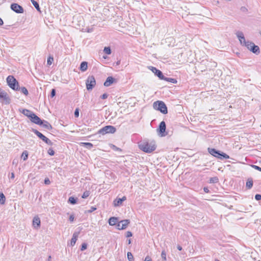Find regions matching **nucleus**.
<instances>
[{
    "label": "nucleus",
    "instance_id": "obj_57",
    "mask_svg": "<svg viewBox=\"0 0 261 261\" xmlns=\"http://www.w3.org/2000/svg\"><path fill=\"white\" fill-rule=\"evenodd\" d=\"M3 24V20L0 18V25H2Z\"/></svg>",
    "mask_w": 261,
    "mask_h": 261
},
{
    "label": "nucleus",
    "instance_id": "obj_43",
    "mask_svg": "<svg viewBox=\"0 0 261 261\" xmlns=\"http://www.w3.org/2000/svg\"><path fill=\"white\" fill-rule=\"evenodd\" d=\"M74 114L75 117H78L79 116V110L78 109H75Z\"/></svg>",
    "mask_w": 261,
    "mask_h": 261
},
{
    "label": "nucleus",
    "instance_id": "obj_35",
    "mask_svg": "<svg viewBox=\"0 0 261 261\" xmlns=\"http://www.w3.org/2000/svg\"><path fill=\"white\" fill-rule=\"evenodd\" d=\"M54 61V58L53 57H49L47 59V64L49 65H50L52 64V62Z\"/></svg>",
    "mask_w": 261,
    "mask_h": 261
},
{
    "label": "nucleus",
    "instance_id": "obj_7",
    "mask_svg": "<svg viewBox=\"0 0 261 261\" xmlns=\"http://www.w3.org/2000/svg\"><path fill=\"white\" fill-rule=\"evenodd\" d=\"M116 131V128L112 125H107L98 130V133L102 135L106 134H114Z\"/></svg>",
    "mask_w": 261,
    "mask_h": 261
},
{
    "label": "nucleus",
    "instance_id": "obj_34",
    "mask_svg": "<svg viewBox=\"0 0 261 261\" xmlns=\"http://www.w3.org/2000/svg\"><path fill=\"white\" fill-rule=\"evenodd\" d=\"M103 51L107 55H110L111 54V49L110 47H105L103 49Z\"/></svg>",
    "mask_w": 261,
    "mask_h": 261
},
{
    "label": "nucleus",
    "instance_id": "obj_55",
    "mask_svg": "<svg viewBox=\"0 0 261 261\" xmlns=\"http://www.w3.org/2000/svg\"><path fill=\"white\" fill-rule=\"evenodd\" d=\"M14 177H15L14 173L13 172H12L11 174L10 178L13 179L14 178Z\"/></svg>",
    "mask_w": 261,
    "mask_h": 261
},
{
    "label": "nucleus",
    "instance_id": "obj_27",
    "mask_svg": "<svg viewBox=\"0 0 261 261\" xmlns=\"http://www.w3.org/2000/svg\"><path fill=\"white\" fill-rule=\"evenodd\" d=\"M18 90H19L20 91V92L24 94L25 95H28V94H29V92H28V90L27 89V88L24 87H19L18 88Z\"/></svg>",
    "mask_w": 261,
    "mask_h": 261
},
{
    "label": "nucleus",
    "instance_id": "obj_41",
    "mask_svg": "<svg viewBox=\"0 0 261 261\" xmlns=\"http://www.w3.org/2000/svg\"><path fill=\"white\" fill-rule=\"evenodd\" d=\"M251 167L253 168H254V169H256L257 170H258V171L261 172V167H259L258 166H256V165H252Z\"/></svg>",
    "mask_w": 261,
    "mask_h": 261
},
{
    "label": "nucleus",
    "instance_id": "obj_22",
    "mask_svg": "<svg viewBox=\"0 0 261 261\" xmlns=\"http://www.w3.org/2000/svg\"><path fill=\"white\" fill-rule=\"evenodd\" d=\"M88 68V63L86 61H83L81 63L80 69L82 71H85Z\"/></svg>",
    "mask_w": 261,
    "mask_h": 261
},
{
    "label": "nucleus",
    "instance_id": "obj_8",
    "mask_svg": "<svg viewBox=\"0 0 261 261\" xmlns=\"http://www.w3.org/2000/svg\"><path fill=\"white\" fill-rule=\"evenodd\" d=\"M32 132L47 144L51 146L53 145V143L40 132L35 129H32Z\"/></svg>",
    "mask_w": 261,
    "mask_h": 261
},
{
    "label": "nucleus",
    "instance_id": "obj_56",
    "mask_svg": "<svg viewBox=\"0 0 261 261\" xmlns=\"http://www.w3.org/2000/svg\"><path fill=\"white\" fill-rule=\"evenodd\" d=\"M126 197L125 196H123L122 198H120V200H122V202L126 200Z\"/></svg>",
    "mask_w": 261,
    "mask_h": 261
},
{
    "label": "nucleus",
    "instance_id": "obj_45",
    "mask_svg": "<svg viewBox=\"0 0 261 261\" xmlns=\"http://www.w3.org/2000/svg\"><path fill=\"white\" fill-rule=\"evenodd\" d=\"M132 236H133V234H132V233L130 231H128L126 232V237L129 238V237H132Z\"/></svg>",
    "mask_w": 261,
    "mask_h": 261
},
{
    "label": "nucleus",
    "instance_id": "obj_31",
    "mask_svg": "<svg viewBox=\"0 0 261 261\" xmlns=\"http://www.w3.org/2000/svg\"><path fill=\"white\" fill-rule=\"evenodd\" d=\"M21 158L23 161H26L28 158V152L27 151H24L21 155Z\"/></svg>",
    "mask_w": 261,
    "mask_h": 261
},
{
    "label": "nucleus",
    "instance_id": "obj_5",
    "mask_svg": "<svg viewBox=\"0 0 261 261\" xmlns=\"http://www.w3.org/2000/svg\"><path fill=\"white\" fill-rule=\"evenodd\" d=\"M245 46L252 53L256 54L259 55L260 54V49L259 47L256 45L253 42H251L250 41H247V44Z\"/></svg>",
    "mask_w": 261,
    "mask_h": 261
},
{
    "label": "nucleus",
    "instance_id": "obj_32",
    "mask_svg": "<svg viewBox=\"0 0 261 261\" xmlns=\"http://www.w3.org/2000/svg\"><path fill=\"white\" fill-rule=\"evenodd\" d=\"M82 144L84 146L89 149H91L93 146V144L89 142H84L82 143Z\"/></svg>",
    "mask_w": 261,
    "mask_h": 261
},
{
    "label": "nucleus",
    "instance_id": "obj_36",
    "mask_svg": "<svg viewBox=\"0 0 261 261\" xmlns=\"http://www.w3.org/2000/svg\"><path fill=\"white\" fill-rule=\"evenodd\" d=\"M89 195H90V193H89V191H85V192L83 193V195H82V197L83 198H87V197L89 196Z\"/></svg>",
    "mask_w": 261,
    "mask_h": 261
},
{
    "label": "nucleus",
    "instance_id": "obj_54",
    "mask_svg": "<svg viewBox=\"0 0 261 261\" xmlns=\"http://www.w3.org/2000/svg\"><path fill=\"white\" fill-rule=\"evenodd\" d=\"M177 249H178V250H179V251H181V250H182V247H181V246H180V245H178V246H177Z\"/></svg>",
    "mask_w": 261,
    "mask_h": 261
},
{
    "label": "nucleus",
    "instance_id": "obj_13",
    "mask_svg": "<svg viewBox=\"0 0 261 261\" xmlns=\"http://www.w3.org/2000/svg\"><path fill=\"white\" fill-rule=\"evenodd\" d=\"M149 68L156 75L160 80L163 79L164 75L162 72L156 68L152 66H149Z\"/></svg>",
    "mask_w": 261,
    "mask_h": 261
},
{
    "label": "nucleus",
    "instance_id": "obj_10",
    "mask_svg": "<svg viewBox=\"0 0 261 261\" xmlns=\"http://www.w3.org/2000/svg\"><path fill=\"white\" fill-rule=\"evenodd\" d=\"M0 101L5 105H8L10 103L11 99L8 94L3 90L0 89Z\"/></svg>",
    "mask_w": 261,
    "mask_h": 261
},
{
    "label": "nucleus",
    "instance_id": "obj_23",
    "mask_svg": "<svg viewBox=\"0 0 261 261\" xmlns=\"http://www.w3.org/2000/svg\"><path fill=\"white\" fill-rule=\"evenodd\" d=\"M253 181L252 178H248L247 180L246 186V188L248 189H250L252 188L253 186Z\"/></svg>",
    "mask_w": 261,
    "mask_h": 261
},
{
    "label": "nucleus",
    "instance_id": "obj_59",
    "mask_svg": "<svg viewBox=\"0 0 261 261\" xmlns=\"http://www.w3.org/2000/svg\"><path fill=\"white\" fill-rule=\"evenodd\" d=\"M116 64L117 65H119L120 64V61H118Z\"/></svg>",
    "mask_w": 261,
    "mask_h": 261
},
{
    "label": "nucleus",
    "instance_id": "obj_44",
    "mask_svg": "<svg viewBox=\"0 0 261 261\" xmlns=\"http://www.w3.org/2000/svg\"><path fill=\"white\" fill-rule=\"evenodd\" d=\"M108 97V94L107 93H104L102 95L100 96V98L103 99H105L107 98Z\"/></svg>",
    "mask_w": 261,
    "mask_h": 261
},
{
    "label": "nucleus",
    "instance_id": "obj_18",
    "mask_svg": "<svg viewBox=\"0 0 261 261\" xmlns=\"http://www.w3.org/2000/svg\"><path fill=\"white\" fill-rule=\"evenodd\" d=\"M115 81V79L112 76H109L107 77L106 81L104 83V86L106 87H109Z\"/></svg>",
    "mask_w": 261,
    "mask_h": 261
},
{
    "label": "nucleus",
    "instance_id": "obj_37",
    "mask_svg": "<svg viewBox=\"0 0 261 261\" xmlns=\"http://www.w3.org/2000/svg\"><path fill=\"white\" fill-rule=\"evenodd\" d=\"M162 258L164 261L166 260V253L165 250H163L161 253Z\"/></svg>",
    "mask_w": 261,
    "mask_h": 261
},
{
    "label": "nucleus",
    "instance_id": "obj_39",
    "mask_svg": "<svg viewBox=\"0 0 261 261\" xmlns=\"http://www.w3.org/2000/svg\"><path fill=\"white\" fill-rule=\"evenodd\" d=\"M47 152L51 156H53L55 154V151L52 148H49Z\"/></svg>",
    "mask_w": 261,
    "mask_h": 261
},
{
    "label": "nucleus",
    "instance_id": "obj_9",
    "mask_svg": "<svg viewBox=\"0 0 261 261\" xmlns=\"http://www.w3.org/2000/svg\"><path fill=\"white\" fill-rule=\"evenodd\" d=\"M166 125L165 121H162L159 124V127L157 129L158 135L161 137H165L167 135V133L166 132Z\"/></svg>",
    "mask_w": 261,
    "mask_h": 261
},
{
    "label": "nucleus",
    "instance_id": "obj_17",
    "mask_svg": "<svg viewBox=\"0 0 261 261\" xmlns=\"http://www.w3.org/2000/svg\"><path fill=\"white\" fill-rule=\"evenodd\" d=\"M33 225L35 228L40 226V219L38 217H35L33 219Z\"/></svg>",
    "mask_w": 261,
    "mask_h": 261
},
{
    "label": "nucleus",
    "instance_id": "obj_4",
    "mask_svg": "<svg viewBox=\"0 0 261 261\" xmlns=\"http://www.w3.org/2000/svg\"><path fill=\"white\" fill-rule=\"evenodd\" d=\"M7 82L8 86L13 90L17 91L19 84L17 80L12 75H9L7 78Z\"/></svg>",
    "mask_w": 261,
    "mask_h": 261
},
{
    "label": "nucleus",
    "instance_id": "obj_33",
    "mask_svg": "<svg viewBox=\"0 0 261 261\" xmlns=\"http://www.w3.org/2000/svg\"><path fill=\"white\" fill-rule=\"evenodd\" d=\"M127 259L129 261H134V258L132 253L130 252H128L127 253Z\"/></svg>",
    "mask_w": 261,
    "mask_h": 261
},
{
    "label": "nucleus",
    "instance_id": "obj_63",
    "mask_svg": "<svg viewBox=\"0 0 261 261\" xmlns=\"http://www.w3.org/2000/svg\"><path fill=\"white\" fill-rule=\"evenodd\" d=\"M120 261H121V260H120Z\"/></svg>",
    "mask_w": 261,
    "mask_h": 261
},
{
    "label": "nucleus",
    "instance_id": "obj_28",
    "mask_svg": "<svg viewBox=\"0 0 261 261\" xmlns=\"http://www.w3.org/2000/svg\"><path fill=\"white\" fill-rule=\"evenodd\" d=\"M68 202L72 204H75L77 202V199L73 197H70L68 199Z\"/></svg>",
    "mask_w": 261,
    "mask_h": 261
},
{
    "label": "nucleus",
    "instance_id": "obj_52",
    "mask_svg": "<svg viewBox=\"0 0 261 261\" xmlns=\"http://www.w3.org/2000/svg\"><path fill=\"white\" fill-rule=\"evenodd\" d=\"M144 261H151V258H150V256H147L145 257Z\"/></svg>",
    "mask_w": 261,
    "mask_h": 261
},
{
    "label": "nucleus",
    "instance_id": "obj_16",
    "mask_svg": "<svg viewBox=\"0 0 261 261\" xmlns=\"http://www.w3.org/2000/svg\"><path fill=\"white\" fill-rule=\"evenodd\" d=\"M19 112H21L22 114H23L25 116L29 118L30 119L32 115H33V114L34 113V112H33L32 111H31L29 110H28V109H25L19 110Z\"/></svg>",
    "mask_w": 261,
    "mask_h": 261
},
{
    "label": "nucleus",
    "instance_id": "obj_60",
    "mask_svg": "<svg viewBox=\"0 0 261 261\" xmlns=\"http://www.w3.org/2000/svg\"><path fill=\"white\" fill-rule=\"evenodd\" d=\"M50 258H51V256H49V257H48V260H49Z\"/></svg>",
    "mask_w": 261,
    "mask_h": 261
},
{
    "label": "nucleus",
    "instance_id": "obj_61",
    "mask_svg": "<svg viewBox=\"0 0 261 261\" xmlns=\"http://www.w3.org/2000/svg\"><path fill=\"white\" fill-rule=\"evenodd\" d=\"M103 58H104V59H106V57H105V56H103Z\"/></svg>",
    "mask_w": 261,
    "mask_h": 261
},
{
    "label": "nucleus",
    "instance_id": "obj_2",
    "mask_svg": "<svg viewBox=\"0 0 261 261\" xmlns=\"http://www.w3.org/2000/svg\"><path fill=\"white\" fill-rule=\"evenodd\" d=\"M207 150L210 154L216 158H217L218 159L221 160L229 159V156L228 155L221 151L218 150L215 148H208Z\"/></svg>",
    "mask_w": 261,
    "mask_h": 261
},
{
    "label": "nucleus",
    "instance_id": "obj_19",
    "mask_svg": "<svg viewBox=\"0 0 261 261\" xmlns=\"http://www.w3.org/2000/svg\"><path fill=\"white\" fill-rule=\"evenodd\" d=\"M120 224H121V228L122 229H125L127 227L128 224L130 223L129 220L128 219L123 220L120 221Z\"/></svg>",
    "mask_w": 261,
    "mask_h": 261
},
{
    "label": "nucleus",
    "instance_id": "obj_46",
    "mask_svg": "<svg viewBox=\"0 0 261 261\" xmlns=\"http://www.w3.org/2000/svg\"><path fill=\"white\" fill-rule=\"evenodd\" d=\"M112 148L115 150H116V151H121V149L118 147H117V146H116L115 145H112Z\"/></svg>",
    "mask_w": 261,
    "mask_h": 261
},
{
    "label": "nucleus",
    "instance_id": "obj_50",
    "mask_svg": "<svg viewBox=\"0 0 261 261\" xmlns=\"http://www.w3.org/2000/svg\"><path fill=\"white\" fill-rule=\"evenodd\" d=\"M203 191L206 193H208L210 192L209 189H208V188L207 187H204L203 188Z\"/></svg>",
    "mask_w": 261,
    "mask_h": 261
},
{
    "label": "nucleus",
    "instance_id": "obj_25",
    "mask_svg": "<svg viewBox=\"0 0 261 261\" xmlns=\"http://www.w3.org/2000/svg\"><path fill=\"white\" fill-rule=\"evenodd\" d=\"M122 200H120V198H117L113 201V204L115 206H118L122 204Z\"/></svg>",
    "mask_w": 261,
    "mask_h": 261
},
{
    "label": "nucleus",
    "instance_id": "obj_38",
    "mask_svg": "<svg viewBox=\"0 0 261 261\" xmlns=\"http://www.w3.org/2000/svg\"><path fill=\"white\" fill-rule=\"evenodd\" d=\"M87 248V244L85 243H84L82 244L81 250V251H84L86 250Z\"/></svg>",
    "mask_w": 261,
    "mask_h": 261
},
{
    "label": "nucleus",
    "instance_id": "obj_47",
    "mask_svg": "<svg viewBox=\"0 0 261 261\" xmlns=\"http://www.w3.org/2000/svg\"><path fill=\"white\" fill-rule=\"evenodd\" d=\"M50 183V181L48 178H46L44 179V184L45 185H49Z\"/></svg>",
    "mask_w": 261,
    "mask_h": 261
},
{
    "label": "nucleus",
    "instance_id": "obj_48",
    "mask_svg": "<svg viewBox=\"0 0 261 261\" xmlns=\"http://www.w3.org/2000/svg\"><path fill=\"white\" fill-rule=\"evenodd\" d=\"M74 217L73 215H70L69 218V220L70 222H73L74 220Z\"/></svg>",
    "mask_w": 261,
    "mask_h": 261
},
{
    "label": "nucleus",
    "instance_id": "obj_12",
    "mask_svg": "<svg viewBox=\"0 0 261 261\" xmlns=\"http://www.w3.org/2000/svg\"><path fill=\"white\" fill-rule=\"evenodd\" d=\"M236 35L239 39L241 44L245 46L247 44V41H246L243 33L241 31H238L236 33Z\"/></svg>",
    "mask_w": 261,
    "mask_h": 261
},
{
    "label": "nucleus",
    "instance_id": "obj_51",
    "mask_svg": "<svg viewBox=\"0 0 261 261\" xmlns=\"http://www.w3.org/2000/svg\"><path fill=\"white\" fill-rule=\"evenodd\" d=\"M96 210V207H94L93 206H92L91 208H90V210H89V212L91 213L93 211H94L95 210Z\"/></svg>",
    "mask_w": 261,
    "mask_h": 261
},
{
    "label": "nucleus",
    "instance_id": "obj_1",
    "mask_svg": "<svg viewBox=\"0 0 261 261\" xmlns=\"http://www.w3.org/2000/svg\"><path fill=\"white\" fill-rule=\"evenodd\" d=\"M140 148L145 152L150 153L156 149L154 142H144L139 145Z\"/></svg>",
    "mask_w": 261,
    "mask_h": 261
},
{
    "label": "nucleus",
    "instance_id": "obj_58",
    "mask_svg": "<svg viewBox=\"0 0 261 261\" xmlns=\"http://www.w3.org/2000/svg\"><path fill=\"white\" fill-rule=\"evenodd\" d=\"M131 243V240L130 239H128L127 240V244H130Z\"/></svg>",
    "mask_w": 261,
    "mask_h": 261
},
{
    "label": "nucleus",
    "instance_id": "obj_53",
    "mask_svg": "<svg viewBox=\"0 0 261 261\" xmlns=\"http://www.w3.org/2000/svg\"><path fill=\"white\" fill-rule=\"evenodd\" d=\"M212 65H211V67H216L217 66V63L215 62H213L212 63Z\"/></svg>",
    "mask_w": 261,
    "mask_h": 261
},
{
    "label": "nucleus",
    "instance_id": "obj_30",
    "mask_svg": "<svg viewBox=\"0 0 261 261\" xmlns=\"http://www.w3.org/2000/svg\"><path fill=\"white\" fill-rule=\"evenodd\" d=\"M219 181V179L217 177H213L210 178L209 182L212 184L217 183Z\"/></svg>",
    "mask_w": 261,
    "mask_h": 261
},
{
    "label": "nucleus",
    "instance_id": "obj_20",
    "mask_svg": "<svg viewBox=\"0 0 261 261\" xmlns=\"http://www.w3.org/2000/svg\"><path fill=\"white\" fill-rule=\"evenodd\" d=\"M78 235L79 233L77 232H74L73 234L72 238H71L70 241V245L71 246H73L75 245L78 238Z\"/></svg>",
    "mask_w": 261,
    "mask_h": 261
},
{
    "label": "nucleus",
    "instance_id": "obj_14",
    "mask_svg": "<svg viewBox=\"0 0 261 261\" xmlns=\"http://www.w3.org/2000/svg\"><path fill=\"white\" fill-rule=\"evenodd\" d=\"M30 120L32 122L38 124H41L42 123V120L38 116H37L34 113L32 115L31 117L30 118Z\"/></svg>",
    "mask_w": 261,
    "mask_h": 261
},
{
    "label": "nucleus",
    "instance_id": "obj_15",
    "mask_svg": "<svg viewBox=\"0 0 261 261\" xmlns=\"http://www.w3.org/2000/svg\"><path fill=\"white\" fill-rule=\"evenodd\" d=\"M39 125L47 129V130H51L53 129L51 125L48 121L44 120H42V123L41 124H39Z\"/></svg>",
    "mask_w": 261,
    "mask_h": 261
},
{
    "label": "nucleus",
    "instance_id": "obj_24",
    "mask_svg": "<svg viewBox=\"0 0 261 261\" xmlns=\"http://www.w3.org/2000/svg\"><path fill=\"white\" fill-rule=\"evenodd\" d=\"M162 80L173 84L177 83V80L175 79L167 77H165L164 75L163 76V79H162Z\"/></svg>",
    "mask_w": 261,
    "mask_h": 261
},
{
    "label": "nucleus",
    "instance_id": "obj_29",
    "mask_svg": "<svg viewBox=\"0 0 261 261\" xmlns=\"http://www.w3.org/2000/svg\"><path fill=\"white\" fill-rule=\"evenodd\" d=\"M6 201V197L3 193H0V203L3 204Z\"/></svg>",
    "mask_w": 261,
    "mask_h": 261
},
{
    "label": "nucleus",
    "instance_id": "obj_21",
    "mask_svg": "<svg viewBox=\"0 0 261 261\" xmlns=\"http://www.w3.org/2000/svg\"><path fill=\"white\" fill-rule=\"evenodd\" d=\"M118 219L117 217H112L109 220V224L110 225L114 226L118 222Z\"/></svg>",
    "mask_w": 261,
    "mask_h": 261
},
{
    "label": "nucleus",
    "instance_id": "obj_26",
    "mask_svg": "<svg viewBox=\"0 0 261 261\" xmlns=\"http://www.w3.org/2000/svg\"><path fill=\"white\" fill-rule=\"evenodd\" d=\"M33 5L34 6V7L36 9V10L38 11H39L40 12V7H39V5L38 4V2H37L36 1H35V0H31Z\"/></svg>",
    "mask_w": 261,
    "mask_h": 261
},
{
    "label": "nucleus",
    "instance_id": "obj_40",
    "mask_svg": "<svg viewBox=\"0 0 261 261\" xmlns=\"http://www.w3.org/2000/svg\"><path fill=\"white\" fill-rule=\"evenodd\" d=\"M56 90L55 89H53L51 91L50 97L51 98L54 97L56 95Z\"/></svg>",
    "mask_w": 261,
    "mask_h": 261
},
{
    "label": "nucleus",
    "instance_id": "obj_42",
    "mask_svg": "<svg viewBox=\"0 0 261 261\" xmlns=\"http://www.w3.org/2000/svg\"><path fill=\"white\" fill-rule=\"evenodd\" d=\"M255 199L257 201L261 200V195L258 194H256L255 195Z\"/></svg>",
    "mask_w": 261,
    "mask_h": 261
},
{
    "label": "nucleus",
    "instance_id": "obj_62",
    "mask_svg": "<svg viewBox=\"0 0 261 261\" xmlns=\"http://www.w3.org/2000/svg\"><path fill=\"white\" fill-rule=\"evenodd\" d=\"M215 261H219V260H216Z\"/></svg>",
    "mask_w": 261,
    "mask_h": 261
},
{
    "label": "nucleus",
    "instance_id": "obj_3",
    "mask_svg": "<svg viewBox=\"0 0 261 261\" xmlns=\"http://www.w3.org/2000/svg\"><path fill=\"white\" fill-rule=\"evenodd\" d=\"M153 108L162 113L166 114L168 113L167 107L165 103L162 101H156L153 103Z\"/></svg>",
    "mask_w": 261,
    "mask_h": 261
},
{
    "label": "nucleus",
    "instance_id": "obj_11",
    "mask_svg": "<svg viewBox=\"0 0 261 261\" xmlns=\"http://www.w3.org/2000/svg\"><path fill=\"white\" fill-rule=\"evenodd\" d=\"M11 9L17 13H23V8L19 5L16 3H13L11 5Z\"/></svg>",
    "mask_w": 261,
    "mask_h": 261
},
{
    "label": "nucleus",
    "instance_id": "obj_6",
    "mask_svg": "<svg viewBox=\"0 0 261 261\" xmlns=\"http://www.w3.org/2000/svg\"><path fill=\"white\" fill-rule=\"evenodd\" d=\"M96 81L93 75H90L86 81V85L87 90L91 91L95 87Z\"/></svg>",
    "mask_w": 261,
    "mask_h": 261
},
{
    "label": "nucleus",
    "instance_id": "obj_49",
    "mask_svg": "<svg viewBox=\"0 0 261 261\" xmlns=\"http://www.w3.org/2000/svg\"><path fill=\"white\" fill-rule=\"evenodd\" d=\"M121 224H120V222H119L117 224V228L119 230H122L121 228Z\"/></svg>",
    "mask_w": 261,
    "mask_h": 261
}]
</instances>
